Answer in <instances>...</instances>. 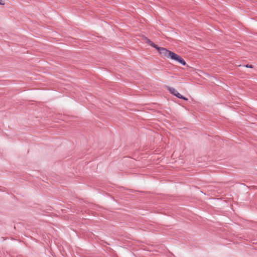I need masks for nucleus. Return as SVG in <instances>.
<instances>
[{"instance_id":"39448f33","label":"nucleus","mask_w":257,"mask_h":257,"mask_svg":"<svg viewBox=\"0 0 257 257\" xmlns=\"http://www.w3.org/2000/svg\"><path fill=\"white\" fill-rule=\"evenodd\" d=\"M0 5H4L5 4L2 3V1H0Z\"/></svg>"},{"instance_id":"f03ea898","label":"nucleus","mask_w":257,"mask_h":257,"mask_svg":"<svg viewBox=\"0 0 257 257\" xmlns=\"http://www.w3.org/2000/svg\"><path fill=\"white\" fill-rule=\"evenodd\" d=\"M168 90L169 91V92L173 94L174 95L176 96L178 98H179L180 99H182L185 100H188L187 98H185V97L183 96L182 95H181L177 90L175 89L174 88L171 87H167Z\"/></svg>"},{"instance_id":"7ed1b4c3","label":"nucleus","mask_w":257,"mask_h":257,"mask_svg":"<svg viewBox=\"0 0 257 257\" xmlns=\"http://www.w3.org/2000/svg\"><path fill=\"white\" fill-rule=\"evenodd\" d=\"M144 40L146 43L148 44L149 45L152 46L153 47L155 48L156 49L158 46L157 45H156V44L153 43L151 40H150L149 39H148L147 38H145Z\"/></svg>"},{"instance_id":"f257e3e1","label":"nucleus","mask_w":257,"mask_h":257,"mask_svg":"<svg viewBox=\"0 0 257 257\" xmlns=\"http://www.w3.org/2000/svg\"><path fill=\"white\" fill-rule=\"evenodd\" d=\"M156 49L159 52L162 57L164 58H170L172 60L177 61L183 65L186 64L185 61L180 56L172 52L166 48L157 46Z\"/></svg>"},{"instance_id":"20e7f679","label":"nucleus","mask_w":257,"mask_h":257,"mask_svg":"<svg viewBox=\"0 0 257 257\" xmlns=\"http://www.w3.org/2000/svg\"><path fill=\"white\" fill-rule=\"evenodd\" d=\"M246 67H247V68H252V66L251 65H246L245 66Z\"/></svg>"}]
</instances>
